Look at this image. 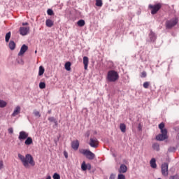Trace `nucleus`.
Masks as SVG:
<instances>
[{
  "label": "nucleus",
  "instance_id": "49530a36",
  "mask_svg": "<svg viewBox=\"0 0 179 179\" xmlns=\"http://www.w3.org/2000/svg\"><path fill=\"white\" fill-rule=\"evenodd\" d=\"M35 53H37V50L35 51Z\"/></svg>",
  "mask_w": 179,
  "mask_h": 179
},
{
  "label": "nucleus",
  "instance_id": "412c9836",
  "mask_svg": "<svg viewBox=\"0 0 179 179\" xmlns=\"http://www.w3.org/2000/svg\"><path fill=\"white\" fill-rule=\"evenodd\" d=\"M9 48L10 50H15V48H16V43H15V41H10L9 43Z\"/></svg>",
  "mask_w": 179,
  "mask_h": 179
},
{
  "label": "nucleus",
  "instance_id": "f3484780",
  "mask_svg": "<svg viewBox=\"0 0 179 179\" xmlns=\"http://www.w3.org/2000/svg\"><path fill=\"white\" fill-rule=\"evenodd\" d=\"M33 143V138L31 137H27L24 141V145L27 146H29V145H32Z\"/></svg>",
  "mask_w": 179,
  "mask_h": 179
},
{
  "label": "nucleus",
  "instance_id": "39448f33",
  "mask_svg": "<svg viewBox=\"0 0 179 179\" xmlns=\"http://www.w3.org/2000/svg\"><path fill=\"white\" fill-rule=\"evenodd\" d=\"M149 8L150 9H151V14L156 15V13H157V11L162 9V3H158L155 5H149Z\"/></svg>",
  "mask_w": 179,
  "mask_h": 179
},
{
  "label": "nucleus",
  "instance_id": "2f4dec72",
  "mask_svg": "<svg viewBox=\"0 0 179 179\" xmlns=\"http://www.w3.org/2000/svg\"><path fill=\"white\" fill-rule=\"evenodd\" d=\"M34 114L35 117H38V118H40V117H41V114H40L39 111L35 110V111H34Z\"/></svg>",
  "mask_w": 179,
  "mask_h": 179
},
{
  "label": "nucleus",
  "instance_id": "9d476101",
  "mask_svg": "<svg viewBox=\"0 0 179 179\" xmlns=\"http://www.w3.org/2000/svg\"><path fill=\"white\" fill-rule=\"evenodd\" d=\"M28 137H29V133L24 131H22L19 134L18 139L19 141H24Z\"/></svg>",
  "mask_w": 179,
  "mask_h": 179
},
{
  "label": "nucleus",
  "instance_id": "c9c22d12",
  "mask_svg": "<svg viewBox=\"0 0 179 179\" xmlns=\"http://www.w3.org/2000/svg\"><path fill=\"white\" fill-rule=\"evenodd\" d=\"M48 121H50V122H55V118H54V117H48Z\"/></svg>",
  "mask_w": 179,
  "mask_h": 179
},
{
  "label": "nucleus",
  "instance_id": "dca6fc26",
  "mask_svg": "<svg viewBox=\"0 0 179 179\" xmlns=\"http://www.w3.org/2000/svg\"><path fill=\"white\" fill-rule=\"evenodd\" d=\"M18 114H20V106H16L11 116L16 117V115H18Z\"/></svg>",
  "mask_w": 179,
  "mask_h": 179
},
{
  "label": "nucleus",
  "instance_id": "4c0bfd02",
  "mask_svg": "<svg viewBox=\"0 0 179 179\" xmlns=\"http://www.w3.org/2000/svg\"><path fill=\"white\" fill-rule=\"evenodd\" d=\"M3 169V161H0V170Z\"/></svg>",
  "mask_w": 179,
  "mask_h": 179
},
{
  "label": "nucleus",
  "instance_id": "a18cd8bd",
  "mask_svg": "<svg viewBox=\"0 0 179 179\" xmlns=\"http://www.w3.org/2000/svg\"><path fill=\"white\" fill-rule=\"evenodd\" d=\"M138 128H139V129H141V124H139Z\"/></svg>",
  "mask_w": 179,
  "mask_h": 179
},
{
  "label": "nucleus",
  "instance_id": "4468645a",
  "mask_svg": "<svg viewBox=\"0 0 179 179\" xmlns=\"http://www.w3.org/2000/svg\"><path fill=\"white\" fill-rule=\"evenodd\" d=\"M118 171L120 174H124L128 171V167L125 164H121Z\"/></svg>",
  "mask_w": 179,
  "mask_h": 179
},
{
  "label": "nucleus",
  "instance_id": "ddd939ff",
  "mask_svg": "<svg viewBox=\"0 0 179 179\" xmlns=\"http://www.w3.org/2000/svg\"><path fill=\"white\" fill-rule=\"evenodd\" d=\"M28 50H29V47L27 45H26L25 44L22 45L18 53V55L19 56L23 55L24 52H26V51H27Z\"/></svg>",
  "mask_w": 179,
  "mask_h": 179
},
{
  "label": "nucleus",
  "instance_id": "7ed1b4c3",
  "mask_svg": "<svg viewBox=\"0 0 179 179\" xmlns=\"http://www.w3.org/2000/svg\"><path fill=\"white\" fill-rule=\"evenodd\" d=\"M79 152L81 155L85 156L88 160H93L94 159V157H96V155L89 150L80 149L79 150Z\"/></svg>",
  "mask_w": 179,
  "mask_h": 179
},
{
  "label": "nucleus",
  "instance_id": "473e14b6",
  "mask_svg": "<svg viewBox=\"0 0 179 179\" xmlns=\"http://www.w3.org/2000/svg\"><path fill=\"white\" fill-rule=\"evenodd\" d=\"M53 179H61V176H59V174L55 173L53 175Z\"/></svg>",
  "mask_w": 179,
  "mask_h": 179
},
{
  "label": "nucleus",
  "instance_id": "72a5a7b5",
  "mask_svg": "<svg viewBox=\"0 0 179 179\" xmlns=\"http://www.w3.org/2000/svg\"><path fill=\"white\" fill-rule=\"evenodd\" d=\"M47 13L49 16H52V15H54V11L51 9H48Z\"/></svg>",
  "mask_w": 179,
  "mask_h": 179
},
{
  "label": "nucleus",
  "instance_id": "58836bf2",
  "mask_svg": "<svg viewBox=\"0 0 179 179\" xmlns=\"http://www.w3.org/2000/svg\"><path fill=\"white\" fill-rule=\"evenodd\" d=\"M8 131L9 134H13V128L10 127Z\"/></svg>",
  "mask_w": 179,
  "mask_h": 179
},
{
  "label": "nucleus",
  "instance_id": "a211bd4d",
  "mask_svg": "<svg viewBox=\"0 0 179 179\" xmlns=\"http://www.w3.org/2000/svg\"><path fill=\"white\" fill-rule=\"evenodd\" d=\"M45 24L47 27H52V26H54V21L50 19H48L45 21Z\"/></svg>",
  "mask_w": 179,
  "mask_h": 179
},
{
  "label": "nucleus",
  "instance_id": "f257e3e1",
  "mask_svg": "<svg viewBox=\"0 0 179 179\" xmlns=\"http://www.w3.org/2000/svg\"><path fill=\"white\" fill-rule=\"evenodd\" d=\"M18 158L22 162L25 169H30V166L34 167L36 166V162H34L33 156L30 154H27L24 157V155H22V154L19 153Z\"/></svg>",
  "mask_w": 179,
  "mask_h": 179
},
{
  "label": "nucleus",
  "instance_id": "6ab92c4d",
  "mask_svg": "<svg viewBox=\"0 0 179 179\" xmlns=\"http://www.w3.org/2000/svg\"><path fill=\"white\" fill-rule=\"evenodd\" d=\"M150 164L152 169H156V167H157V165L156 164V159L152 158L150 162Z\"/></svg>",
  "mask_w": 179,
  "mask_h": 179
},
{
  "label": "nucleus",
  "instance_id": "ea45409f",
  "mask_svg": "<svg viewBox=\"0 0 179 179\" xmlns=\"http://www.w3.org/2000/svg\"><path fill=\"white\" fill-rule=\"evenodd\" d=\"M109 179H115V175L114 173H112L109 178Z\"/></svg>",
  "mask_w": 179,
  "mask_h": 179
},
{
  "label": "nucleus",
  "instance_id": "c85d7f7f",
  "mask_svg": "<svg viewBox=\"0 0 179 179\" xmlns=\"http://www.w3.org/2000/svg\"><path fill=\"white\" fill-rule=\"evenodd\" d=\"M143 86L144 87V89H149V86H150V82H145L143 84Z\"/></svg>",
  "mask_w": 179,
  "mask_h": 179
},
{
  "label": "nucleus",
  "instance_id": "1a4fd4ad",
  "mask_svg": "<svg viewBox=\"0 0 179 179\" xmlns=\"http://www.w3.org/2000/svg\"><path fill=\"white\" fill-rule=\"evenodd\" d=\"M30 31V27H21L20 28V34L21 36H27Z\"/></svg>",
  "mask_w": 179,
  "mask_h": 179
},
{
  "label": "nucleus",
  "instance_id": "a19ab883",
  "mask_svg": "<svg viewBox=\"0 0 179 179\" xmlns=\"http://www.w3.org/2000/svg\"><path fill=\"white\" fill-rule=\"evenodd\" d=\"M64 156L65 157L66 159H68V152L66 151L64 152Z\"/></svg>",
  "mask_w": 179,
  "mask_h": 179
},
{
  "label": "nucleus",
  "instance_id": "a878e982",
  "mask_svg": "<svg viewBox=\"0 0 179 179\" xmlns=\"http://www.w3.org/2000/svg\"><path fill=\"white\" fill-rule=\"evenodd\" d=\"M77 24L80 27H83V26H85V22L84 20H80L78 21Z\"/></svg>",
  "mask_w": 179,
  "mask_h": 179
},
{
  "label": "nucleus",
  "instance_id": "c03bdc74",
  "mask_svg": "<svg viewBox=\"0 0 179 179\" xmlns=\"http://www.w3.org/2000/svg\"><path fill=\"white\" fill-rule=\"evenodd\" d=\"M55 125H58V122H57V120H55Z\"/></svg>",
  "mask_w": 179,
  "mask_h": 179
},
{
  "label": "nucleus",
  "instance_id": "6e6552de",
  "mask_svg": "<svg viewBox=\"0 0 179 179\" xmlns=\"http://www.w3.org/2000/svg\"><path fill=\"white\" fill-rule=\"evenodd\" d=\"M162 134H159L156 136L157 141H164L167 139V130L161 131Z\"/></svg>",
  "mask_w": 179,
  "mask_h": 179
},
{
  "label": "nucleus",
  "instance_id": "79ce46f5",
  "mask_svg": "<svg viewBox=\"0 0 179 179\" xmlns=\"http://www.w3.org/2000/svg\"><path fill=\"white\" fill-rule=\"evenodd\" d=\"M22 26H29V22H23Z\"/></svg>",
  "mask_w": 179,
  "mask_h": 179
},
{
  "label": "nucleus",
  "instance_id": "c756f323",
  "mask_svg": "<svg viewBox=\"0 0 179 179\" xmlns=\"http://www.w3.org/2000/svg\"><path fill=\"white\" fill-rule=\"evenodd\" d=\"M10 39V32H8L6 34V42L9 43Z\"/></svg>",
  "mask_w": 179,
  "mask_h": 179
},
{
  "label": "nucleus",
  "instance_id": "0eeeda50",
  "mask_svg": "<svg viewBox=\"0 0 179 179\" xmlns=\"http://www.w3.org/2000/svg\"><path fill=\"white\" fill-rule=\"evenodd\" d=\"M162 173L164 177H167L169 176V164L164 163L162 165Z\"/></svg>",
  "mask_w": 179,
  "mask_h": 179
},
{
  "label": "nucleus",
  "instance_id": "e433bc0d",
  "mask_svg": "<svg viewBox=\"0 0 179 179\" xmlns=\"http://www.w3.org/2000/svg\"><path fill=\"white\" fill-rule=\"evenodd\" d=\"M146 76H147L146 71H143L141 73V77L142 78H146Z\"/></svg>",
  "mask_w": 179,
  "mask_h": 179
},
{
  "label": "nucleus",
  "instance_id": "b1692460",
  "mask_svg": "<svg viewBox=\"0 0 179 179\" xmlns=\"http://www.w3.org/2000/svg\"><path fill=\"white\" fill-rule=\"evenodd\" d=\"M71 62H67L65 63L64 68L66 71H71Z\"/></svg>",
  "mask_w": 179,
  "mask_h": 179
},
{
  "label": "nucleus",
  "instance_id": "cd10ccee",
  "mask_svg": "<svg viewBox=\"0 0 179 179\" xmlns=\"http://www.w3.org/2000/svg\"><path fill=\"white\" fill-rule=\"evenodd\" d=\"M159 128L161 129V132H163V131H167L166 129H164V123L163 122L159 124Z\"/></svg>",
  "mask_w": 179,
  "mask_h": 179
},
{
  "label": "nucleus",
  "instance_id": "2eb2a0df",
  "mask_svg": "<svg viewBox=\"0 0 179 179\" xmlns=\"http://www.w3.org/2000/svg\"><path fill=\"white\" fill-rule=\"evenodd\" d=\"M83 64H84V69L87 70V66H89V57L85 56L83 57Z\"/></svg>",
  "mask_w": 179,
  "mask_h": 179
},
{
  "label": "nucleus",
  "instance_id": "7c9ffc66",
  "mask_svg": "<svg viewBox=\"0 0 179 179\" xmlns=\"http://www.w3.org/2000/svg\"><path fill=\"white\" fill-rule=\"evenodd\" d=\"M39 87H40L41 89H45V83H44V82H41V83H39Z\"/></svg>",
  "mask_w": 179,
  "mask_h": 179
},
{
  "label": "nucleus",
  "instance_id": "f704fd0d",
  "mask_svg": "<svg viewBox=\"0 0 179 179\" xmlns=\"http://www.w3.org/2000/svg\"><path fill=\"white\" fill-rule=\"evenodd\" d=\"M169 179H179V175L178 174H176L174 176H171L169 177Z\"/></svg>",
  "mask_w": 179,
  "mask_h": 179
},
{
  "label": "nucleus",
  "instance_id": "20e7f679",
  "mask_svg": "<svg viewBox=\"0 0 179 179\" xmlns=\"http://www.w3.org/2000/svg\"><path fill=\"white\" fill-rule=\"evenodd\" d=\"M177 23H178V18H173L170 20H167L165 23V26L166 29H173L174 26L177 25Z\"/></svg>",
  "mask_w": 179,
  "mask_h": 179
},
{
  "label": "nucleus",
  "instance_id": "aec40b11",
  "mask_svg": "<svg viewBox=\"0 0 179 179\" xmlns=\"http://www.w3.org/2000/svg\"><path fill=\"white\" fill-rule=\"evenodd\" d=\"M44 72H45V69L43 66H39V70H38V76H43L44 75Z\"/></svg>",
  "mask_w": 179,
  "mask_h": 179
},
{
  "label": "nucleus",
  "instance_id": "9b49d317",
  "mask_svg": "<svg viewBox=\"0 0 179 179\" xmlns=\"http://www.w3.org/2000/svg\"><path fill=\"white\" fill-rule=\"evenodd\" d=\"M87 169L91 170L92 165H90V164H86V162L84 161L81 164V170H83V171H86Z\"/></svg>",
  "mask_w": 179,
  "mask_h": 179
},
{
  "label": "nucleus",
  "instance_id": "393cba45",
  "mask_svg": "<svg viewBox=\"0 0 179 179\" xmlns=\"http://www.w3.org/2000/svg\"><path fill=\"white\" fill-rule=\"evenodd\" d=\"M95 5L99 8H101V6H103V0H96Z\"/></svg>",
  "mask_w": 179,
  "mask_h": 179
},
{
  "label": "nucleus",
  "instance_id": "4be33fe9",
  "mask_svg": "<svg viewBox=\"0 0 179 179\" xmlns=\"http://www.w3.org/2000/svg\"><path fill=\"white\" fill-rule=\"evenodd\" d=\"M152 148L154 149V150H157V152H159L160 150V145H159V143H155L152 145Z\"/></svg>",
  "mask_w": 179,
  "mask_h": 179
},
{
  "label": "nucleus",
  "instance_id": "bb28decb",
  "mask_svg": "<svg viewBox=\"0 0 179 179\" xmlns=\"http://www.w3.org/2000/svg\"><path fill=\"white\" fill-rule=\"evenodd\" d=\"M7 104L8 103H6V101L3 100H0V108H3L4 107H6Z\"/></svg>",
  "mask_w": 179,
  "mask_h": 179
},
{
  "label": "nucleus",
  "instance_id": "5701e85b",
  "mask_svg": "<svg viewBox=\"0 0 179 179\" xmlns=\"http://www.w3.org/2000/svg\"><path fill=\"white\" fill-rule=\"evenodd\" d=\"M120 129L122 131V132H123V133L126 132V131H127V126L125 125V124L122 123L120 125Z\"/></svg>",
  "mask_w": 179,
  "mask_h": 179
},
{
  "label": "nucleus",
  "instance_id": "f8f14e48",
  "mask_svg": "<svg viewBox=\"0 0 179 179\" xmlns=\"http://www.w3.org/2000/svg\"><path fill=\"white\" fill-rule=\"evenodd\" d=\"M79 145L78 140H74L71 142V148L73 150H78V149H79Z\"/></svg>",
  "mask_w": 179,
  "mask_h": 179
},
{
  "label": "nucleus",
  "instance_id": "37998d69",
  "mask_svg": "<svg viewBox=\"0 0 179 179\" xmlns=\"http://www.w3.org/2000/svg\"><path fill=\"white\" fill-rule=\"evenodd\" d=\"M46 179H51V176H48L46 177Z\"/></svg>",
  "mask_w": 179,
  "mask_h": 179
},
{
  "label": "nucleus",
  "instance_id": "f03ea898",
  "mask_svg": "<svg viewBox=\"0 0 179 179\" xmlns=\"http://www.w3.org/2000/svg\"><path fill=\"white\" fill-rule=\"evenodd\" d=\"M120 78L118 73L114 70H110L108 72L107 80L108 82H117V80Z\"/></svg>",
  "mask_w": 179,
  "mask_h": 179
},
{
  "label": "nucleus",
  "instance_id": "423d86ee",
  "mask_svg": "<svg viewBox=\"0 0 179 179\" xmlns=\"http://www.w3.org/2000/svg\"><path fill=\"white\" fill-rule=\"evenodd\" d=\"M90 146L91 148H94L96 149V148H99V140L96 137H91L90 138V142L88 143Z\"/></svg>",
  "mask_w": 179,
  "mask_h": 179
},
{
  "label": "nucleus",
  "instance_id": "de8ad7c7",
  "mask_svg": "<svg viewBox=\"0 0 179 179\" xmlns=\"http://www.w3.org/2000/svg\"><path fill=\"white\" fill-rule=\"evenodd\" d=\"M178 138H179V134H178Z\"/></svg>",
  "mask_w": 179,
  "mask_h": 179
}]
</instances>
